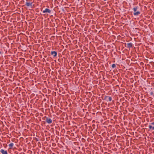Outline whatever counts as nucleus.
Listing matches in <instances>:
<instances>
[{
    "label": "nucleus",
    "mask_w": 154,
    "mask_h": 154,
    "mask_svg": "<svg viewBox=\"0 0 154 154\" xmlns=\"http://www.w3.org/2000/svg\"><path fill=\"white\" fill-rule=\"evenodd\" d=\"M1 54V51H0V54Z\"/></svg>",
    "instance_id": "4468645a"
},
{
    "label": "nucleus",
    "mask_w": 154,
    "mask_h": 154,
    "mask_svg": "<svg viewBox=\"0 0 154 154\" xmlns=\"http://www.w3.org/2000/svg\"><path fill=\"white\" fill-rule=\"evenodd\" d=\"M153 96L154 97V94H153Z\"/></svg>",
    "instance_id": "dca6fc26"
},
{
    "label": "nucleus",
    "mask_w": 154,
    "mask_h": 154,
    "mask_svg": "<svg viewBox=\"0 0 154 154\" xmlns=\"http://www.w3.org/2000/svg\"><path fill=\"white\" fill-rule=\"evenodd\" d=\"M150 94L151 95H153V92H152V91L151 92H150Z\"/></svg>",
    "instance_id": "f8f14e48"
},
{
    "label": "nucleus",
    "mask_w": 154,
    "mask_h": 154,
    "mask_svg": "<svg viewBox=\"0 0 154 154\" xmlns=\"http://www.w3.org/2000/svg\"><path fill=\"white\" fill-rule=\"evenodd\" d=\"M149 128L150 130H154V122L149 123Z\"/></svg>",
    "instance_id": "20e7f679"
},
{
    "label": "nucleus",
    "mask_w": 154,
    "mask_h": 154,
    "mask_svg": "<svg viewBox=\"0 0 154 154\" xmlns=\"http://www.w3.org/2000/svg\"><path fill=\"white\" fill-rule=\"evenodd\" d=\"M14 143H11L8 145L9 149H12L14 146Z\"/></svg>",
    "instance_id": "9d476101"
},
{
    "label": "nucleus",
    "mask_w": 154,
    "mask_h": 154,
    "mask_svg": "<svg viewBox=\"0 0 154 154\" xmlns=\"http://www.w3.org/2000/svg\"><path fill=\"white\" fill-rule=\"evenodd\" d=\"M35 139H36V141H38V140L37 138H36Z\"/></svg>",
    "instance_id": "ddd939ff"
},
{
    "label": "nucleus",
    "mask_w": 154,
    "mask_h": 154,
    "mask_svg": "<svg viewBox=\"0 0 154 154\" xmlns=\"http://www.w3.org/2000/svg\"><path fill=\"white\" fill-rule=\"evenodd\" d=\"M25 5L28 7H30L32 8V2H26V3Z\"/></svg>",
    "instance_id": "39448f33"
},
{
    "label": "nucleus",
    "mask_w": 154,
    "mask_h": 154,
    "mask_svg": "<svg viewBox=\"0 0 154 154\" xmlns=\"http://www.w3.org/2000/svg\"><path fill=\"white\" fill-rule=\"evenodd\" d=\"M112 68H115L116 67V65L115 64H113L112 65Z\"/></svg>",
    "instance_id": "9b49d317"
},
{
    "label": "nucleus",
    "mask_w": 154,
    "mask_h": 154,
    "mask_svg": "<svg viewBox=\"0 0 154 154\" xmlns=\"http://www.w3.org/2000/svg\"><path fill=\"white\" fill-rule=\"evenodd\" d=\"M51 12V11L48 8H46L45 10L43 11V13H50Z\"/></svg>",
    "instance_id": "0eeeda50"
},
{
    "label": "nucleus",
    "mask_w": 154,
    "mask_h": 154,
    "mask_svg": "<svg viewBox=\"0 0 154 154\" xmlns=\"http://www.w3.org/2000/svg\"><path fill=\"white\" fill-rule=\"evenodd\" d=\"M44 118L45 119L44 120H45V122H47V123L50 124L52 123V121L51 118L46 116L44 117Z\"/></svg>",
    "instance_id": "f03ea898"
},
{
    "label": "nucleus",
    "mask_w": 154,
    "mask_h": 154,
    "mask_svg": "<svg viewBox=\"0 0 154 154\" xmlns=\"http://www.w3.org/2000/svg\"><path fill=\"white\" fill-rule=\"evenodd\" d=\"M138 6H136L134 7L133 8V10L134 11L133 13L134 15V16H138L140 14V12L139 11H137L138 8Z\"/></svg>",
    "instance_id": "f257e3e1"
},
{
    "label": "nucleus",
    "mask_w": 154,
    "mask_h": 154,
    "mask_svg": "<svg viewBox=\"0 0 154 154\" xmlns=\"http://www.w3.org/2000/svg\"><path fill=\"white\" fill-rule=\"evenodd\" d=\"M0 152L2 154H8V152L7 150H5L4 149H2L0 150Z\"/></svg>",
    "instance_id": "423d86ee"
},
{
    "label": "nucleus",
    "mask_w": 154,
    "mask_h": 154,
    "mask_svg": "<svg viewBox=\"0 0 154 154\" xmlns=\"http://www.w3.org/2000/svg\"><path fill=\"white\" fill-rule=\"evenodd\" d=\"M103 0V1H106V0Z\"/></svg>",
    "instance_id": "2eb2a0df"
},
{
    "label": "nucleus",
    "mask_w": 154,
    "mask_h": 154,
    "mask_svg": "<svg viewBox=\"0 0 154 154\" xmlns=\"http://www.w3.org/2000/svg\"><path fill=\"white\" fill-rule=\"evenodd\" d=\"M103 100H105L107 102H110L112 100V98L111 97L107 96H105L104 98L103 99Z\"/></svg>",
    "instance_id": "7ed1b4c3"
},
{
    "label": "nucleus",
    "mask_w": 154,
    "mask_h": 154,
    "mask_svg": "<svg viewBox=\"0 0 154 154\" xmlns=\"http://www.w3.org/2000/svg\"><path fill=\"white\" fill-rule=\"evenodd\" d=\"M127 48H130L133 47V44L131 42L128 43L127 44Z\"/></svg>",
    "instance_id": "6e6552de"
},
{
    "label": "nucleus",
    "mask_w": 154,
    "mask_h": 154,
    "mask_svg": "<svg viewBox=\"0 0 154 154\" xmlns=\"http://www.w3.org/2000/svg\"><path fill=\"white\" fill-rule=\"evenodd\" d=\"M51 55H53L54 57H55L57 56V52L56 51H52L51 52Z\"/></svg>",
    "instance_id": "1a4fd4ad"
}]
</instances>
